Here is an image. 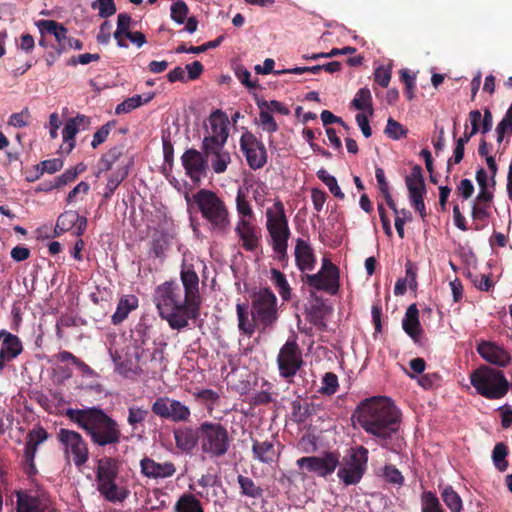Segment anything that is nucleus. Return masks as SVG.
<instances>
[{"label": "nucleus", "instance_id": "f704fd0d", "mask_svg": "<svg viewBox=\"0 0 512 512\" xmlns=\"http://www.w3.org/2000/svg\"><path fill=\"white\" fill-rule=\"evenodd\" d=\"M236 313H237V319H238V329L239 331L248 336L251 337L256 329V325H258V321L252 317V319L249 318L248 313V304L247 303H237L236 304Z\"/></svg>", "mask_w": 512, "mask_h": 512}, {"label": "nucleus", "instance_id": "49530a36", "mask_svg": "<svg viewBox=\"0 0 512 512\" xmlns=\"http://www.w3.org/2000/svg\"><path fill=\"white\" fill-rule=\"evenodd\" d=\"M153 96V94H150L145 99H143L141 95H134L130 98H127L117 105L115 113L117 115L129 113L132 110L140 107L141 105L150 102Z\"/></svg>", "mask_w": 512, "mask_h": 512}, {"label": "nucleus", "instance_id": "4d7b16f0", "mask_svg": "<svg viewBox=\"0 0 512 512\" xmlns=\"http://www.w3.org/2000/svg\"><path fill=\"white\" fill-rule=\"evenodd\" d=\"M384 133L388 138L392 140H399L407 136L408 129L405 128L401 123L390 117L387 120Z\"/></svg>", "mask_w": 512, "mask_h": 512}, {"label": "nucleus", "instance_id": "052dcab7", "mask_svg": "<svg viewBox=\"0 0 512 512\" xmlns=\"http://www.w3.org/2000/svg\"><path fill=\"white\" fill-rule=\"evenodd\" d=\"M93 9H98L101 18H108L116 13L114 0H96L91 4Z\"/></svg>", "mask_w": 512, "mask_h": 512}, {"label": "nucleus", "instance_id": "c03bdc74", "mask_svg": "<svg viewBox=\"0 0 512 512\" xmlns=\"http://www.w3.org/2000/svg\"><path fill=\"white\" fill-rule=\"evenodd\" d=\"M471 217L474 221L473 229L476 231L482 230L488 224V219L490 217V207L486 204L485 206L482 204L473 203Z\"/></svg>", "mask_w": 512, "mask_h": 512}, {"label": "nucleus", "instance_id": "774afa93", "mask_svg": "<svg viewBox=\"0 0 512 512\" xmlns=\"http://www.w3.org/2000/svg\"><path fill=\"white\" fill-rule=\"evenodd\" d=\"M496 130H500L501 133L512 134V104L506 111L502 120L498 123Z\"/></svg>", "mask_w": 512, "mask_h": 512}, {"label": "nucleus", "instance_id": "473e14b6", "mask_svg": "<svg viewBox=\"0 0 512 512\" xmlns=\"http://www.w3.org/2000/svg\"><path fill=\"white\" fill-rule=\"evenodd\" d=\"M0 337H3L0 353L6 355L7 358L15 359L23 351L22 342L18 336L2 329Z\"/></svg>", "mask_w": 512, "mask_h": 512}, {"label": "nucleus", "instance_id": "aec40b11", "mask_svg": "<svg viewBox=\"0 0 512 512\" xmlns=\"http://www.w3.org/2000/svg\"><path fill=\"white\" fill-rule=\"evenodd\" d=\"M476 351L486 362L498 367H506L512 360L511 354L495 342L481 341Z\"/></svg>", "mask_w": 512, "mask_h": 512}, {"label": "nucleus", "instance_id": "9b49d317", "mask_svg": "<svg viewBox=\"0 0 512 512\" xmlns=\"http://www.w3.org/2000/svg\"><path fill=\"white\" fill-rule=\"evenodd\" d=\"M279 375L291 382L297 372L304 365L302 351L297 343V336H290L280 348L277 355Z\"/></svg>", "mask_w": 512, "mask_h": 512}, {"label": "nucleus", "instance_id": "f3484780", "mask_svg": "<svg viewBox=\"0 0 512 512\" xmlns=\"http://www.w3.org/2000/svg\"><path fill=\"white\" fill-rule=\"evenodd\" d=\"M49 437L48 432L42 426H35L27 434V442L24 449L25 473L31 477L37 474L35 456L38 446Z\"/></svg>", "mask_w": 512, "mask_h": 512}, {"label": "nucleus", "instance_id": "20e7f679", "mask_svg": "<svg viewBox=\"0 0 512 512\" xmlns=\"http://www.w3.org/2000/svg\"><path fill=\"white\" fill-rule=\"evenodd\" d=\"M193 201L212 233L218 236L228 233L231 226L230 212L226 203L214 191L200 189L193 195Z\"/></svg>", "mask_w": 512, "mask_h": 512}, {"label": "nucleus", "instance_id": "9d476101", "mask_svg": "<svg viewBox=\"0 0 512 512\" xmlns=\"http://www.w3.org/2000/svg\"><path fill=\"white\" fill-rule=\"evenodd\" d=\"M56 438L62 446L67 462L72 461L78 468L86 464L89 459V448L79 432L60 428Z\"/></svg>", "mask_w": 512, "mask_h": 512}, {"label": "nucleus", "instance_id": "5701e85b", "mask_svg": "<svg viewBox=\"0 0 512 512\" xmlns=\"http://www.w3.org/2000/svg\"><path fill=\"white\" fill-rule=\"evenodd\" d=\"M141 473L152 479L172 477L176 467L172 462L158 463L152 458L144 457L140 461Z\"/></svg>", "mask_w": 512, "mask_h": 512}, {"label": "nucleus", "instance_id": "393cba45", "mask_svg": "<svg viewBox=\"0 0 512 512\" xmlns=\"http://www.w3.org/2000/svg\"><path fill=\"white\" fill-rule=\"evenodd\" d=\"M267 231L271 238L273 251L279 259H284L287 256L288 240L291 235L289 225L267 228Z\"/></svg>", "mask_w": 512, "mask_h": 512}, {"label": "nucleus", "instance_id": "a19ab883", "mask_svg": "<svg viewBox=\"0 0 512 512\" xmlns=\"http://www.w3.org/2000/svg\"><path fill=\"white\" fill-rule=\"evenodd\" d=\"M195 401L204 405L208 413H212L220 399V395L213 389H201L192 393Z\"/></svg>", "mask_w": 512, "mask_h": 512}, {"label": "nucleus", "instance_id": "ea45409f", "mask_svg": "<svg viewBox=\"0 0 512 512\" xmlns=\"http://www.w3.org/2000/svg\"><path fill=\"white\" fill-rule=\"evenodd\" d=\"M132 18L127 13H119L117 16V28L114 32V39L117 42V46L120 48H128V43L124 40V36L129 33Z\"/></svg>", "mask_w": 512, "mask_h": 512}, {"label": "nucleus", "instance_id": "ddd939ff", "mask_svg": "<svg viewBox=\"0 0 512 512\" xmlns=\"http://www.w3.org/2000/svg\"><path fill=\"white\" fill-rule=\"evenodd\" d=\"M296 464L300 469H305L317 477L327 478L340 464V454L337 451H326L321 456L301 457Z\"/></svg>", "mask_w": 512, "mask_h": 512}, {"label": "nucleus", "instance_id": "f03ea898", "mask_svg": "<svg viewBox=\"0 0 512 512\" xmlns=\"http://www.w3.org/2000/svg\"><path fill=\"white\" fill-rule=\"evenodd\" d=\"M154 302L161 318L174 330L186 328L189 320L195 321L200 316V303L188 298L176 281L160 284L155 290Z\"/></svg>", "mask_w": 512, "mask_h": 512}, {"label": "nucleus", "instance_id": "1a4fd4ad", "mask_svg": "<svg viewBox=\"0 0 512 512\" xmlns=\"http://www.w3.org/2000/svg\"><path fill=\"white\" fill-rule=\"evenodd\" d=\"M118 163V166L109 177L105 187L104 197L110 198L118 186L129 174V168L132 165V160L123 155L122 149L119 147L111 148L101 158L102 169L109 171L113 169V166Z\"/></svg>", "mask_w": 512, "mask_h": 512}, {"label": "nucleus", "instance_id": "37998d69", "mask_svg": "<svg viewBox=\"0 0 512 512\" xmlns=\"http://www.w3.org/2000/svg\"><path fill=\"white\" fill-rule=\"evenodd\" d=\"M441 498L451 512H461L463 503L460 495L451 485H446L441 490Z\"/></svg>", "mask_w": 512, "mask_h": 512}, {"label": "nucleus", "instance_id": "2f4dec72", "mask_svg": "<svg viewBox=\"0 0 512 512\" xmlns=\"http://www.w3.org/2000/svg\"><path fill=\"white\" fill-rule=\"evenodd\" d=\"M252 453L254 459L264 464H272L279 457L274 444L267 440L262 442L253 440Z\"/></svg>", "mask_w": 512, "mask_h": 512}, {"label": "nucleus", "instance_id": "a211bd4d", "mask_svg": "<svg viewBox=\"0 0 512 512\" xmlns=\"http://www.w3.org/2000/svg\"><path fill=\"white\" fill-rule=\"evenodd\" d=\"M234 231L245 251L254 252L261 246V229L254 221L238 220Z\"/></svg>", "mask_w": 512, "mask_h": 512}, {"label": "nucleus", "instance_id": "423d86ee", "mask_svg": "<svg viewBox=\"0 0 512 512\" xmlns=\"http://www.w3.org/2000/svg\"><path fill=\"white\" fill-rule=\"evenodd\" d=\"M369 451L362 445L350 447L340 460L337 477L345 486H355L368 469Z\"/></svg>", "mask_w": 512, "mask_h": 512}, {"label": "nucleus", "instance_id": "cd10ccee", "mask_svg": "<svg viewBox=\"0 0 512 512\" xmlns=\"http://www.w3.org/2000/svg\"><path fill=\"white\" fill-rule=\"evenodd\" d=\"M402 328L415 342L418 341L423 330L419 321V311L416 304H411L407 308L402 320Z\"/></svg>", "mask_w": 512, "mask_h": 512}, {"label": "nucleus", "instance_id": "a878e982", "mask_svg": "<svg viewBox=\"0 0 512 512\" xmlns=\"http://www.w3.org/2000/svg\"><path fill=\"white\" fill-rule=\"evenodd\" d=\"M181 282L184 287V293L191 300L201 304L199 295V277L192 265H182L180 272Z\"/></svg>", "mask_w": 512, "mask_h": 512}, {"label": "nucleus", "instance_id": "b1692460", "mask_svg": "<svg viewBox=\"0 0 512 512\" xmlns=\"http://www.w3.org/2000/svg\"><path fill=\"white\" fill-rule=\"evenodd\" d=\"M16 512H57L41 499L24 491L17 492Z\"/></svg>", "mask_w": 512, "mask_h": 512}, {"label": "nucleus", "instance_id": "0eeeda50", "mask_svg": "<svg viewBox=\"0 0 512 512\" xmlns=\"http://www.w3.org/2000/svg\"><path fill=\"white\" fill-rule=\"evenodd\" d=\"M200 438V449L210 458H220L226 455L232 442L227 427L220 422H201Z\"/></svg>", "mask_w": 512, "mask_h": 512}, {"label": "nucleus", "instance_id": "de8ad7c7", "mask_svg": "<svg viewBox=\"0 0 512 512\" xmlns=\"http://www.w3.org/2000/svg\"><path fill=\"white\" fill-rule=\"evenodd\" d=\"M236 210L239 216L238 220H254V212L252 207L241 189L238 190L236 195Z\"/></svg>", "mask_w": 512, "mask_h": 512}, {"label": "nucleus", "instance_id": "72a5a7b5", "mask_svg": "<svg viewBox=\"0 0 512 512\" xmlns=\"http://www.w3.org/2000/svg\"><path fill=\"white\" fill-rule=\"evenodd\" d=\"M138 307V299L134 295H125L121 297L117 305L115 313L111 317L114 325L121 324L129 315V313Z\"/></svg>", "mask_w": 512, "mask_h": 512}, {"label": "nucleus", "instance_id": "a18cd8bd", "mask_svg": "<svg viewBox=\"0 0 512 512\" xmlns=\"http://www.w3.org/2000/svg\"><path fill=\"white\" fill-rule=\"evenodd\" d=\"M257 105L260 109L259 120L263 130L267 131L270 134L277 132L279 129L277 122L275 121L271 112L265 109L268 108V102L258 101Z\"/></svg>", "mask_w": 512, "mask_h": 512}, {"label": "nucleus", "instance_id": "4be33fe9", "mask_svg": "<svg viewBox=\"0 0 512 512\" xmlns=\"http://www.w3.org/2000/svg\"><path fill=\"white\" fill-rule=\"evenodd\" d=\"M173 436L176 447L189 454L200 444V425L197 428L179 426L173 430Z\"/></svg>", "mask_w": 512, "mask_h": 512}, {"label": "nucleus", "instance_id": "c85d7f7f", "mask_svg": "<svg viewBox=\"0 0 512 512\" xmlns=\"http://www.w3.org/2000/svg\"><path fill=\"white\" fill-rule=\"evenodd\" d=\"M87 122L85 115H77L75 118H70L62 131L64 147L63 150L69 154L75 147V136L79 131V126Z\"/></svg>", "mask_w": 512, "mask_h": 512}, {"label": "nucleus", "instance_id": "f8f14e48", "mask_svg": "<svg viewBox=\"0 0 512 512\" xmlns=\"http://www.w3.org/2000/svg\"><path fill=\"white\" fill-rule=\"evenodd\" d=\"M152 413L174 423H186L191 419V409L181 401L168 396H159L151 405Z\"/></svg>", "mask_w": 512, "mask_h": 512}, {"label": "nucleus", "instance_id": "bb28decb", "mask_svg": "<svg viewBox=\"0 0 512 512\" xmlns=\"http://www.w3.org/2000/svg\"><path fill=\"white\" fill-rule=\"evenodd\" d=\"M295 259L300 271H311L316 263L313 249L305 240L298 238L295 246Z\"/></svg>", "mask_w": 512, "mask_h": 512}, {"label": "nucleus", "instance_id": "6e6d98bb", "mask_svg": "<svg viewBox=\"0 0 512 512\" xmlns=\"http://www.w3.org/2000/svg\"><path fill=\"white\" fill-rule=\"evenodd\" d=\"M421 502L422 512H445L436 494L431 491H425L422 493Z\"/></svg>", "mask_w": 512, "mask_h": 512}, {"label": "nucleus", "instance_id": "603ef678", "mask_svg": "<svg viewBox=\"0 0 512 512\" xmlns=\"http://www.w3.org/2000/svg\"><path fill=\"white\" fill-rule=\"evenodd\" d=\"M508 453V447L505 443L499 442L494 446L492 451V460L495 467L500 472H504L508 468V462L506 460Z\"/></svg>", "mask_w": 512, "mask_h": 512}, {"label": "nucleus", "instance_id": "6ab92c4d", "mask_svg": "<svg viewBox=\"0 0 512 512\" xmlns=\"http://www.w3.org/2000/svg\"><path fill=\"white\" fill-rule=\"evenodd\" d=\"M224 146L225 144H219L214 139H210L206 145H202V151L207 161L210 160L212 169L217 174L224 173L231 162V155Z\"/></svg>", "mask_w": 512, "mask_h": 512}, {"label": "nucleus", "instance_id": "5fc2aeb1", "mask_svg": "<svg viewBox=\"0 0 512 512\" xmlns=\"http://www.w3.org/2000/svg\"><path fill=\"white\" fill-rule=\"evenodd\" d=\"M62 167L63 161L59 158L44 160L40 164L36 165V169L37 171H39V173L35 177H28L27 180L29 182H33L36 179H38L43 173L46 172L52 174L61 170Z\"/></svg>", "mask_w": 512, "mask_h": 512}, {"label": "nucleus", "instance_id": "7ed1b4c3", "mask_svg": "<svg viewBox=\"0 0 512 512\" xmlns=\"http://www.w3.org/2000/svg\"><path fill=\"white\" fill-rule=\"evenodd\" d=\"M65 416L84 430L96 446L118 445L121 441L119 424L99 407L69 408L65 411Z\"/></svg>", "mask_w": 512, "mask_h": 512}, {"label": "nucleus", "instance_id": "e433bc0d", "mask_svg": "<svg viewBox=\"0 0 512 512\" xmlns=\"http://www.w3.org/2000/svg\"><path fill=\"white\" fill-rule=\"evenodd\" d=\"M266 228L288 225L284 205L280 200L275 201L273 207L266 210Z\"/></svg>", "mask_w": 512, "mask_h": 512}, {"label": "nucleus", "instance_id": "bf43d9fd", "mask_svg": "<svg viewBox=\"0 0 512 512\" xmlns=\"http://www.w3.org/2000/svg\"><path fill=\"white\" fill-rule=\"evenodd\" d=\"M338 387H339V384H338L337 375L333 372H327L323 376L322 386L319 389V392L322 395L330 396L337 392Z\"/></svg>", "mask_w": 512, "mask_h": 512}, {"label": "nucleus", "instance_id": "338daca9", "mask_svg": "<svg viewBox=\"0 0 512 512\" xmlns=\"http://www.w3.org/2000/svg\"><path fill=\"white\" fill-rule=\"evenodd\" d=\"M391 80V69L379 66L374 72V81L383 88H387Z\"/></svg>", "mask_w": 512, "mask_h": 512}, {"label": "nucleus", "instance_id": "680f3d73", "mask_svg": "<svg viewBox=\"0 0 512 512\" xmlns=\"http://www.w3.org/2000/svg\"><path fill=\"white\" fill-rule=\"evenodd\" d=\"M189 9L184 1L178 0L171 5V18L178 24H183Z\"/></svg>", "mask_w": 512, "mask_h": 512}, {"label": "nucleus", "instance_id": "4c0bfd02", "mask_svg": "<svg viewBox=\"0 0 512 512\" xmlns=\"http://www.w3.org/2000/svg\"><path fill=\"white\" fill-rule=\"evenodd\" d=\"M175 512H204L201 501L192 493L182 494L174 505Z\"/></svg>", "mask_w": 512, "mask_h": 512}, {"label": "nucleus", "instance_id": "0e129e2a", "mask_svg": "<svg viewBox=\"0 0 512 512\" xmlns=\"http://www.w3.org/2000/svg\"><path fill=\"white\" fill-rule=\"evenodd\" d=\"M383 476L388 483L402 485L404 477L394 465H386L383 470Z\"/></svg>", "mask_w": 512, "mask_h": 512}, {"label": "nucleus", "instance_id": "c9c22d12", "mask_svg": "<svg viewBox=\"0 0 512 512\" xmlns=\"http://www.w3.org/2000/svg\"><path fill=\"white\" fill-rule=\"evenodd\" d=\"M237 483L239 485L240 495L242 497L256 500L262 499L264 497V489L252 478L239 474L237 476Z\"/></svg>", "mask_w": 512, "mask_h": 512}, {"label": "nucleus", "instance_id": "09e8293b", "mask_svg": "<svg viewBox=\"0 0 512 512\" xmlns=\"http://www.w3.org/2000/svg\"><path fill=\"white\" fill-rule=\"evenodd\" d=\"M271 280L282 299L288 301L291 298V288L287 282L286 276L281 271L273 268L271 269Z\"/></svg>", "mask_w": 512, "mask_h": 512}, {"label": "nucleus", "instance_id": "3c124183", "mask_svg": "<svg viewBox=\"0 0 512 512\" xmlns=\"http://www.w3.org/2000/svg\"><path fill=\"white\" fill-rule=\"evenodd\" d=\"M318 179H320L329 189L331 194L339 200L345 198V194L341 191L337 179L330 175L324 168H321L316 173Z\"/></svg>", "mask_w": 512, "mask_h": 512}, {"label": "nucleus", "instance_id": "f257e3e1", "mask_svg": "<svg viewBox=\"0 0 512 512\" xmlns=\"http://www.w3.org/2000/svg\"><path fill=\"white\" fill-rule=\"evenodd\" d=\"M360 427L374 437L380 447L396 451L400 438L401 412L384 396L371 397L359 403L353 413Z\"/></svg>", "mask_w": 512, "mask_h": 512}, {"label": "nucleus", "instance_id": "c756f323", "mask_svg": "<svg viewBox=\"0 0 512 512\" xmlns=\"http://www.w3.org/2000/svg\"><path fill=\"white\" fill-rule=\"evenodd\" d=\"M99 493L109 502H123L129 496V490L119 486L116 480H109L97 485Z\"/></svg>", "mask_w": 512, "mask_h": 512}, {"label": "nucleus", "instance_id": "2eb2a0df", "mask_svg": "<svg viewBox=\"0 0 512 512\" xmlns=\"http://www.w3.org/2000/svg\"><path fill=\"white\" fill-rule=\"evenodd\" d=\"M305 282L316 290L326 291L334 295L338 292L340 286L339 269L329 259L324 258L321 270L316 274H307Z\"/></svg>", "mask_w": 512, "mask_h": 512}, {"label": "nucleus", "instance_id": "39448f33", "mask_svg": "<svg viewBox=\"0 0 512 512\" xmlns=\"http://www.w3.org/2000/svg\"><path fill=\"white\" fill-rule=\"evenodd\" d=\"M470 383L479 395L491 400L504 397L510 387L503 371L487 365H481L470 374Z\"/></svg>", "mask_w": 512, "mask_h": 512}, {"label": "nucleus", "instance_id": "dca6fc26", "mask_svg": "<svg viewBox=\"0 0 512 512\" xmlns=\"http://www.w3.org/2000/svg\"><path fill=\"white\" fill-rule=\"evenodd\" d=\"M181 162L185 169L186 175L194 184H198L202 178L207 175V158L200 151L190 148L181 156Z\"/></svg>", "mask_w": 512, "mask_h": 512}, {"label": "nucleus", "instance_id": "412c9836", "mask_svg": "<svg viewBox=\"0 0 512 512\" xmlns=\"http://www.w3.org/2000/svg\"><path fill=\"white\" fill-rule=\"evenodd\" d=\"M208 121L211 128V134L204 137L202 145H206V142L210 139H214L219 144H226L229 136V119L226 113L217 109L210 114Z\"/></svg>", "mask_w": 512, "mask_h": 512}, {"label": "nucleus", "instance_id": "4468645a", "mask_svg": "<svg viewBox=\"0 0 512 512\" xmlns=\"http://www.w3.org/2000/svg\"><path fill=\"white\" fill-rule=\"evenodd\" d=\"M240 150L252 170L263 168L268 161V153L264 143L251 131H244L239 140Z\"/></svg>", "mask_w": 512, "mask_h": 512}, {"label": "nucleus", "instance_id": "79ce46f5", "mask_svg": "<svg viewBox=\"0 0 512 512\" xmlns=\"http://www.w3.org/2000/svg\"><path fill=\"white\" fill-rule=\"evenodd\" d=\"M375 177L377 180L379 191L382 194V196L384 197L386 204L389 206V208L391 210H393V212L395 214H398L399 211H398L395 201L393 200L392 195L390 193V187L386 180L384 170L380 167H377L375 169Z\"/></svg>", "mask_w": 512, "mask_h": 512}, {"label": "nucleus", "instance_id": "864d4df0", "mask_svg": "<svg viewBox=\"0 0 512 512\" xmlns=\"http://www.w3.org/2000/svg\"><path fill=\"white\" fill-rule=\"evenodd\" d=\"M352 105L357 110H368L369 113L372 114L373 108L370 90L367 87L359 89L354 99L352 100Z\"/></svg>", "mask_w": 512, "mask_h": 512}, {"label": "nucleus", "instance_id": "7c9ffc66", "mask_svg": "<svg viewBox=\"0 0 512 512\" xmlns=\"http://www.w3.org/2000/svg\"><path fill=\"white\" fill-rule=\"evenodd\" d=\"M119 474V462L112 457H103L98 461L96 470L97 485L109 480H116Z\"/></svg>", "mask_w": 512, "mask_h": 512}, {"label": "nucleus", "instance_id": "13d9d810", "mask_svg": "<svg viewBox=\"0 0 512 512\" xmlns=\"http://www.w3.org/2000/svg\"><path fill=\"white\" fill-rule=\"evenodd\" d=\"M78 219L79 214L76 211H65L59 215L57 219V227L60 229V232H67L76 225Z\"/></svg>", "mask_w": 512, "mask_h": 512}, {"label": "nucleus", "instance_id": "58836bf2", "mask_svg": "<svg viewBox=\"0 0 512 512\" xmlns=\"http://www.w3.org/2000/svg\"><path fill=\"white\" fill-rule=\"evenodd\" d=\"M41 34H51L55 37L56 41L66 40L68 30L63 24L55 20H39L36 23Z\"/></svg>", "mask_w": 512, "mask_h": 512}, {"label": "nucleus", "instance_id": "e2e57ef3", "mask_svg": "<svg viewBox=\"0 0 512 512\" xmlns=\"http://www.w3.org/2000/svg\"><path fill=\"white\" fill-rule=\"evenodd\" d=\"M235 74L238 78V80L241 82L242 85H244L248 89H259L260 86L257 83V81L251 80V73L243 66L237 67L235 70Z\"/></svg>", "mask_w": 512, "mask_h": 512}, {"label": "nucleus", "instance_id": "69168bd1", "mask_svg": "<svg viewBox=\"0 0 512 512\" xmlns=\"http://www.w3.org/2000/svg\"><path fill=\"white\" fill-rule=\"evenodd\" d=\"M426 194H420L415 189H411V196L409 197L411 205L420 214L422 219L426 217V208L424 203V197Z\"/></svg>", "mask_w": 512, "mask_h": 512}, {"label": "nucleus", "instance_id": "6e6552de", "mask_svg": "<svg viewBox=\"0 0 512 512\" xmlns=\"http://www.w3.org/2000/svg\"><path fill=\"white\" fill-rule=\"evenodd\" d=\"M251 315L263 330L272 328L278 319L277 297L270 288L251 294Z\"/></svg>", "mask_w": 512, "mask_h": 512}, {"label": "nucleus", "instance_id": "8fccbe9b", "mask_svg": "<svg viewBox=\"0 0 512 512\" xmlns=\"http://www.w3.org/2000/svg\"><path fill=\"white\" fill-rule=\"evenodd\" d=\"M149 415V410L143 406L132 405L128 408L127 423L136 430L142 425Z\"/></svg>", "mask_w": 512, "mask_h": 512}]
</instances>
